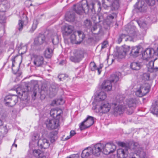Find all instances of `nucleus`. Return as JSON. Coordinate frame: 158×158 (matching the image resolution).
I'll list each match as a JSON object with an SVG mask.
<instances>
[{"mask_svg": "<svg viewBox=\"0 0 158 158\" xmlns=\"http://www.w3.org/2000/svg\"><path fill=\"white\" fill-rule=\"evenodd\" d=\"M101 88L105 91H110L112 89V85L111 81L109 80L104 81L101 85Z\"/></svg>", "mask_w": 158, "mask_h": 158, "instance_id": "19", "label": "nucleus"}, {"mask_svg": "<svg viewBox=\"0 0 158 158\" xmlns=\"http://www.w3.org/2000/svg\"><path fill=\"white\" fill-rule=\"evenodd\" d=\"M76 133L75 131L72 130L71 131L70 133V135L71 136V137L73 136Z\"/></svg>", "mask_w": 158, "mask_h": 158, "instance_id": "61", "label": "nucleus"}, {"mask_svg": "<svg viewBox=\"0 0 158 158\" xmlns=\"http://www.w3.org/2000/svg\"><path fill=\"white\" fill-rule=\"evenodd\" d=\"M16 91L20 98L23 100L27 98V92L25 90L22 89L21 87H18L16 88Z\"/></svg>", "mask_w": 158, "mask_h": 158, "instance_id": "17", "label": "nucleus"}, {"mask_svg": "<svg viewBox=\"0 0 158 158\" xmlns=\"http://www.w3.org/2000/svg\"><path fill=\"white\" fill-rule=\"evenodd\" d=\"M27 47L26 46H23L21 48H19V53H20L21 55H23V54L25 53L27 50Z\"/></svg>", "mask_w": 158, "mask_h": 158, "instance_id": "46", "label": "nucleus"}, {"mask_svg": "<svg viewBox=\"0 0 158 158\" xmlns=\"http://www.w3.org/2000/svg\"><path fill=\"white\" fill-rule=\"evenodd\" d=\"M121 73L120 72L116 73L115 74H112L110 77V81L112 83L113 82H116L119 80V76H120Z\"/></svg>", "mask_w": 158, "mask_h": 158, "instance_id": "29", "label": "nucleus"}, {"mask_svg": "<svg viewBox=\"0 0 158 158\" xmlns=\"http://www.w3.org/2000/svg\"><path fill=\"white\" fill-rule=\"evenodd\" d=\"M118 144L122 148H120L117 150V156L120 158H125L128 156V149L129 146H126V144L123 142H119Z\"/></svg>", "mask_w": 158, "mask_h": 158, "instance_id": "6", "label": "nucleus"}, {"mask_svg": "<svg viewBox=\"0 0 158 158\" xmlns=\"http://www.w3.org/2000/svg\"><path fill=\"white\" fill-rule=\"evenodd\" d=\"M45 39V37L44 35H41L35 39L34 43L36 45L41 44L44 42Z\"/></svg>", "mask_w": 158, "mask_h": 158, "instance_id": "28", "label": "nucleus"}, {"mask_svg": "<svg viewBox=\"0 0 158 158\" xmlns=\"http://www.w3.org/2000/svg\"><path fill=\"white\" fill-rule=\"evenodd\" d=\"M107 2H106V4H107L109 6H110L111 4V3L110 2L111 0H106ZM106 4V3H105Z\"/></svg>", "mask_w": 158, "mask_h": 158, "instance_id": "64", "label": "nucleus"}, {"mask_svg": "<svg viewBox=\"0 0 158 158\" xmlns=\"http://www.w3.org/2000/svg\"><path fill=\"white\" fill-rule=\"evenodd\" d=\"M37 143L39 148L42 149L48 148L50 145L49 141L46 139H39Z\"/></svg>", "mask_w": 158, "mask_h": 158, "instance_id": "14", "label": "nucleus"}, {"mask_svg": "<svg viewBox=\"0 0 158 158\" xmlns=\"http://www.w3.org/2000/svg\"><path fill=\"white\" fill-rule=\"evenodd\" d=\"M135 95L138 97H142L143 96L140 88L137 90L135 92Z\"/></svg>", "mask_w": 158, "mask_h": 158, "instance_id": "51", "label": "nucleus"}, {"mask_svg": "<svg viewBox=\"0 0 158 158\" xmlns=\"http://www.w3.org/2000/svg\"><path fill=\"white\" fill-rule=\"evenodd\" d=\"M34 64L37 67L41 66L44 63V58L43 56L40 55L34 56Z\"/></svg>", "mask_w": 158, "mask_h": 158, "instance_id": "22", "label": "nucleus"}, {"mask_svg": "<svg viewBox=\"0 0 158 158\" xmlns=\"http://www.w3.org/2000/svg\"><path fill=\"white\" fill-rule=\"evenodd\" d=\"M119 97L117 96L116 97V99L117 100V102H118L119 103H122L123 102V98L121 97H120V98L119 100H118Z\"/></svg>", "mask_w": 158, "mask_h": 158, "instance_id": "57", "label": "nucleus"}, {"mask_svg": "<svg viewBox=\"0 0 158 158\" xmlns=\"http://www.w3.org/2000/svg\"><path fill=\"white\" fill-rule=\"evenodd\" d=\"M36 96V92L35 91H34L33 92V94L32 95V98L34 100L35 99V97Z\"/></svg>", "mask_w": 158, "mask_h": 158, "instance_id": "62", "label": "nucleus"}, {"mask_svg": "<svg viewBox=\"0 0 158 158\" xmlns=\"http://www.w3.org/2000/svg\"><path fill=\"white\" fill-rule=\"evenodd\" d=\"M63 99L62 98H60L58 99L57 100V101L56 102L57 104L58 103L60 105L61 104H62L64 103V102H63Z\"/></svg>", "mask_w": 158, "mask_h": 158, "instance_id": "58", "label": "nucleus"}, {"mask_svg": "<svg viewBox=\"0 0 158 158\" xmlns=\"http://www.w3.org/2000/svg\"><path fill=\"white\" fill-rule=\"evenodd\" d=\"M10 7L9 2L7 0H3L0 3V11L5 12L9 9Z\"/></svg>", "mask_w": 158, "mask_h": 158, "instance_id": "16", "label": "nucleus"}, {"mask_svg": "<svg viewBox=\"0 0 158 158\" xmlns=\"http://www.w3.org/2000/svg\"><path fill=\"white\" fill-rule=\"evenodd\" d=\"M107 44V41H104L102 44L101 47V49H103L106 47V45Z\"/></svg>", "mask_w": 158, "mask_h": 158, "instance_id": "59", "label": "nucleus"}, {"mask_svg": "<svg viewBox=\"0 0 158 158\" xmlns=\"http://www.w3.org/2000/svg\"><path fill=\"white\" fill-rule=\"evenodd\" d=\"M62 112V111L60 109L56 110L53 109L51 110L50 114L54 118L59 119L61 116L60 114Z\"/></svg>", "mask_w": 158, "mask_h": 158, "instance_id": "23", "label": "nucleus"}, {"mask_svg": "<svg viewBox=\"0 0 158 158\" xmlns=\"http://www.w3.org/2000/svg\"><path fill=\"white\" fill-rule=\"evenodd\" d=\"M124 108L122 105H118L117 106L114 108V113L120 115L123 113Z\"/></svg>", "mask_w": 158, "mask_h": 158, "instance_id": "32", "label": "nucleus"}, {"mask_svg": "<svg viewBox=\"0 0 158 158\" xmlns=\"http://www.w3.org/2000/svg\"><path fill=\"white\" fill-rule=\"evenodd\" d=\"M96 17V15H95L94 16H93L92 17V19L93 20L94 23H98L99 22H96V20H96V21L97 20V18Z\"/></svg>", "mask_w": 158, "mask_h": 158, "instance_id": "60", "label": "nucleus"}, {"mask_svg": "<svg viewBox=\"0 0 158 158\" xmlns=\"http://www.w3.org/2000/svg\"><path fill=\"white\" fill-rule=\"evenodd\" d=\"M129 29L127 30L129 36L133 39L137 40L142 39L143 37V35H141L136 31V28L135 26H130L129 27Z\"/></svg>", "mask_w": 158, "mask_h": 158, "instance_id": "8", "label": "nucleus"}, {"mask_svg": "<svg viewBox=\"0 0 158 158\" xmlns=\"http://www.w3.org/2000/svg\"><path fill=\"white\" fill-rule=\"evenodd\" d=\"M94 105L93 109L98 112L106 113L109 111L110 108V106L108 103L103 101H96Z\"/></svg>", "mask_w": 158, "mask_h": 158, "instance_id": "2", "label": "nucleus"}, {"mask_svg": "<svg viewBox=\"0 0 158 158\" xmlns=\"http://www.w3.org/2000/svg\"><path fill=\"white\" fill-rule=\"evenodd\" d=\"M84 26L90 32L95 35L99 34L102 30L101 27L98 25L95 24L92 26L91 21L88 19H86L84 22Z\"/></svg>", "mask_w": 158, "mask_h": 158, "instance_id": "4", "label": "nucleus"}, {"mask_svg": "<svg viewBox=\"0 0 158 158\" xmlns=\"http://www.w3.org/2000/svg\"><path fill=\"white\" fill-rule=\"evenodd\" d=\"M7 130L5 127H3L0 130V144L2 143V139L5 136L7 133Z\"/></svg>", "mask_w": 158, "mask_h": 158, "instance_id": "40", "label": "nucleus"}, {"mask_svg": "<svg viewBox=\"0 0 158 158\" xmlns=\"http://www.w3.org/2000/svg\"><path fill=\"white\" fill-rule=\"evenodd\" d=\"M18 101V96L15 95H13L12 99L10 101H8L5 102L6 105L12 107L15 105Z\"/></svg>", "mask_w": 158, "mask_h": 158, "instance_id": "26", "label": "nucleus"}, {"mask_svg": "<svg viewBox=\"0 0 158 158\" xmlns=\"http://www.w3.org/2000/svg\"><path fill=\"white\" fill-rule=\"evenodd\" d=\"M73 56L70 57V60L72 61L75 63L79 62L83 57V52L80 50H75L73 52Z\"/></svg>", "mask_w": 158, "mask_h": 158, "instance_id": "7", "label": "nucleus"}, {"mask_svg": "<svg viewBox=\"0 0 158 158\" xmlns=\"http://www.w3.org/2000/svg\"><path fill=\"white\" fill-rule=\"evenodd\" d=\"M92 148L87 147L84 149L82 152L81 154V157L82 158H88L90 156L93 154L92 151Z\"/></svg>", "mask_w": 158, "mask_h": 158, "instance_id": "24", "label": "nucleus"}, {"mask_svg": "<svg viewBox=\"0 0 158 158\" xmlns=\"http://www.w3.org/2000/svg\"><path fill=\"white\" fill-rule=\"evenodd\" d=\"M140 88L142 91L143 96L145 95L149 91L150 87L149 86L143 87H140Z\"/></svg>", "mask_w": 158, "mask_h": 158, "instance_id": "43", "label": "nucleus"}, {"mask_svg": "<svg viewBox=\"0 0 158 158\" xmlns=\"http://www.w3.org/2000/svg\"><path fill=\"white\" fill-rule=\"evenodd\" d=\"M158 71V67H155L153 68L152 69V71L153 72H156Z\"/></svg>", "mask_w": 158, "mask_h": 158, "instance_id": "63", "label": "nucleus"}, {"mask_svg": "<svg viewBox=\"0 0 158 158\" xmlns=\"http://www.w3.org/2000/svg\"><path fill=\"white\" fill-rule=\"evenodd\" d=\"M127 36V35L125 34H122L120 35L118 38V44H120L122 41V40L124 38H125Z\"/></svg>", "mask_w": 158, "mask_h": 158, "instance_id": "47", "label": "nucleus"}, {"mask_svg": "<svg viewBox=\"0 0 158 158\" xmlns=\"http://www.w3.org/2000/svg\"><path fill=\"white\" fill-rule=\"evenodd\" d=\"M74 10L78 14H82L84 12L87 13L89 10V6L86 0H82L79 3L74 5Z\"/></svg>", "mask_w": 158, "mask_h": 158, "instance_id": "3", "label": "nucleus"}, {"mask_svg": "<svg viewBox=\"0 0 158 158\" xmlns=\"http://www.w3.org/2000/svg\"><path fill=\"white\" fill-rule=\"evenodd\" d=\"M74 27L71 25L64 26L62 29V33L64 36L70 35L73 31Z\"/></svg>", "mask_w": 158, "mask_h": 158, "instance_id": "20", "label": "nucleus"}, {"mask_svg": "<svg viewBox=\"0 0 158 158\" xmlns=\"http://www.w3.org/2000/svg\"><path fill=\"white\" fill-rule=\"evenodd\" d=\"M113 0V2L110 6H109L107 4H105V2H103V0H102V5L103 7L105 9H106L108 8H110L112 10H118L119 6V0Z\"/></svg>", "mask_w": 158, "mask_h": 158, "instance_id": "13", "label": "nucleus"}, {"mask_svg": "<svg viewBox=\"0 0 158 158\" xmlns=\"http://www.w3.org/2000/svg\"><path fill=\"white\" fill-rule=\"evenodd\" d=\"M33 154L32 158H46V157L43 155V154L40 150H33Z\"/></svg>", "mask_w": 158, "mask_h": 158, "instance_id": "27", "label": "nucleus"}, {"mask_svg": "<svg viewBox=\"0 0 158 158\" xmlns=\"http://www.w3.org/2000/svg\"><path fill=\"white\" fill-rule=\"evenodd\" d=\"M52 50L49 48H48L44 52V55L45 57L50 58L52 55Z\"/></svg>", "mask_w": 158, "mask_h": 158, "instance_id": "38", "label": "nucleus"}, {"mask_svg": "<svg viewBox=\"0 0 158 158\" xmlns=\"http://www.w3.org/2000/svg\"><path fill=\"white\" fill-rule=\"evenodd\" d=\"M94 117L88 116L87 118L81 123L80 127L81 130L89 128L94 123Z\"/></svg>", "mask_w": 158, "mask_h": 158, "instance_id": "9", "label": "nucleus"}, {"mask_svg": "<svg viewBox=\"0 0 158 158\" xmlns=\"http://www.w3.org/2000/svg\"><path fill=\"white\" fill-rule=\"evenodd\" d=\"M132 150L134 154L131 158H147L145 153L137 142L134 143Z\"/></svg>", "mask_w": 158, "mask_h": 158, "instance_id": "5", "label": "nucleus"}, {"mask_svg": "<svg viewBox=\"0 0 158 158\" xmlns=\"http://www.w3.org/2000/svg\"><path fill=\"white\" fill-rule=\"evenodd\" d=\"M146 4L145 3L144 1L141 0L136 3L134 5V7L135 8H137L139 10L141 11L142 8L143 9H145L146 8Z\"/></svg>", "mask_w": 158, "mask_h": 158, "instance_id": "25", "label": "nucleus"}, {"mask_svg": "<svg viewBox=\"0 0 158 158\" xmlns=\"http://www.w3.org/2000/svg\"><path fill=\"white\" fill-rule=\"evenodd\" d=\"M6 17L4 15L0 14V23H3L5 22Z\"/></svg>", "mask_w": 158, "mask_h": 158, "instance_id": "54", "label": "nucleus"}, {"mask_svg": "<svg viewBox=\"0 0 158 158\" xmlns=\"http://www.w3.org/2000/svg\"><path fill=\"white\" fill-rule=\"evenodd\" d=\"M58 132L57 131H52L49 134V137L50 139V141L53 143L57 139Z\"/></svg>", "mask_w": 158, "mask_h": 158, "instance_id": "33", "label": "nucleus"}, {"mask_svg": "<svg viewBox=\"0 0 158 158\" xmlns=\"http://www.w3.org/2000/svg\"><path fill=\"white\" fill-rule=\"evenodd\" d=\"M75 18V14L73 12H68L65 15V19L68 22H73Z\"/></svg>", "mask_w": 158, "mask_h": 158, "instance_id": "31", "label": "nucleus"}, {"mask_svg": "<svg viewBox=\"0 0 158 158\" xmlns=\"http://www.w3.org/2000/svg\"><path fill=\"white\" fill-rule=\"evenodd\" d=\"M59 119L53 118L46 123L47 127L48 129H56L59 126Z\"/></svg>", "mask_w": 158, "mask_h": 158, "instance_id": "12", "label": "nucleus"}, {"mask_svg": "<svg viewBox=\"0 0 158 158\" xmlns=\"http://www.w3.org/2000/svg\"><path fill=\"white\" fill-rule=\"evenodd\" d=\"M89 68L92 71L96 70V66L95 63L94 62H91L89 64Z\"/></svg>", "mask_w": 158, "mask_h": 158, "instance_id": "45", "label": "nucleus"}, {"mask_svg": "<svg viewBox=\"0 0 158 158\" xmlns=\"http://www.w3.org/2000/svg\"><path fill=\"white\" fill-rule=\"evenodd\" d=\"M146 4L149 6H153L155 3V0H145Z\"/></svg>", "mask_w": 158, "mask_h": 158, "instance_id": "49", "label": "nucleus"}, {"mask_svg": "<svg viewBox=\"0 0 158 158\" xmlns=\"http://www.w3.org/2000/svg\"><path fill=\"white\" fill-rule=\"evenodd\" d=\"M154 61H149L148 64H147V67L149 69H152L154 67Z\"/></svg>", "mask_w": 158, "mask_h": 158, "instance_id": "52", "label": "nucleus"}, {"mask_svg": "<svg viewBox=\"0 0 158 158\" xmlns=\"http://www.w3.org/2000/svg\"><path fill=\"white\" fill-rule=\"evenodd\" d=\"M79 156L78 154H73L71 155L69 157H67L66 158H79Z\"/></svg>", "mask_w": 158, "mask_h": 158, "instance_id": "56", "label": "nucleus"}, {"mask_svg": "<svg viewBox=\"0 0 158 158\" xmlns=\"http://www.w3.org/2000/svg\"><path fill=\"white\" fill-rule=\"evenodd\" d=\"M76 32L73 33L71 35L70 40L71 43L73 44H78V38L76 37Z\"/></svg>", "mask_w": 158, "mask_h": 158, "instance_id": "35", "label": "nucleus"}, {"mask_svg": "<svg viewBox=\"0 0 158 158\" xmlns=\"http://www.w3.org/2000/svg\"><path fill=\"white\" fill-rule=\"evenodd\" d=\"M107 13V12L106 13ZM107 13H105L104 14H99L96 15V18H97V20L96 22H100L102 21H104V24H106L109 26L112 25L114 22L116 20V19L117 17V14L115 13H112L109 14L108 15L106 16V19H104V17L106 16Z\"/></svg>", "mask_w": 158, "mask_h": 158, "instance_id": "1", "label": "nucleus"}, {"mask_svg": "<svg viewBox=\"0 0 158 158\" xmlns=\"http://www.w3.org/2000/svg\"><path fill=\"white\" fill-rule=\"evenodd\" d=\"M39 138V136L37 134H34L32 137V140L35 142L36 141H38Z\"/></svg>", "mask_w": 158, "mask_h": 158, "instance_id": "53", "label": "nucleus"}, {"mask_svg": "<svg viewBox=\"0 0 158 158\" xmlns=\"http://www.w3.org/2000/svg\"><path fill=\"white\" fill-rule=\"evenodd\" d=\"M116 149V146L112 143H107L104 144L103 148V152L105 155L113 153Z\"/></svg>", "mask_w": 158, "mask_h": 158, "instance_id": "10", "label": "nucleus"}, {"mask_svg": "<svg viewBox=\"0 0 158 158\" xmlns=\"http://www.w3.org/2000/svg\"><path fill=\"white\" fill-rule=\"evenodd\" d=\"M58 78L59 79L60 81H63L64 80L67 79L69 78L68 76L64 74H59L58 76Z\"/></svg>", "mask_w": 158, "mask_h": 158, "instance_id": "44", "label": "nucleus"}, {"mask_svg": "<svg viewBox=\"0 0 158 158\" xmlns=\"http://www.w3.org/2000/svg\"><path fill=\"white\" fill-rule=\"evenodd\" d=\"M12 95H7L4 98V101L6 102H7L8 101H10V100L12 99Z\"/></svg>", "mask_w": 158, "mask_h": 158, "instance_id": "55", "label": "nucleus"}, {"mask_svg": "<svg viewBox=\"0 0 158 158\" xmlns=\"http://www.w3.org/2000/svg\"><path fill=\"white\" fill-rule=\"evenodd\" d=\"M127 105L129 107L134 106L136 103V100L135 99L131 98L127 99L126 100Z\"/></svg>", "mask_w": 158, "mask_h": 158, "instance_id": "41", "label": "nucleus"}, {"mask_svg": "<svg viewBox=\"0 0 158 158\" xmlns=\"http://www.w3.org/2000/svg\"><path fill=\"white\" fill-rule=\"evenodd\" d=\"M129 50L130 47L128 46L120 48L118 52V58L119 59L125 58L126 53L129 51Z\"/></svg>", "mask_w": 158, "mask_h": 158, "instance_id": "18", "label": "nucleus"}, {"mask_svg": "<svg viewBox=\"0 0 158 158\" xmlns=\"http://www.w3.org/2000/svg\"><path fill=\"white\" fill-rule=\"evenodd\" d=\"M38 23V22L37 19H35L34 20L32 27L30 31L32 33L37 28Z\"/></svg>", "mask_w": 158, "mask_h": 158, "instance_id": "42", "label": "nucleus"}, {"mask_svg": "<svg viewBox=\"0 0 158 158\" xmlns=\"http://www.w3.org/2000/svg\"><path fill=\"white\" fill-rule=\"evenodd\" d=\"M130 67L133 70H138L141 68V63L138 61L133 62L131 64Z\"/></svg>", "mask_w": 158, "mask_h": 158, "instance_id": "30", "label": "nucleus"}, {"mask_svg": "<svg viewBox=\"0 0 158 158\" xmlns=\"http://www.w3.org/2000/svg\"><path fill=\"white\" fill-rule=\"evenodd\" d=\"M104 144L101 143H97L95 145L93 148H92V151L93 154L95 156H98L103 150Z\"/></svg>", "mask_w": 158, "mask_h": 158, "instance_id": "11", "label": "nucleus"}, {"mask_svg": "<svg viewBox=\"0 0 158 158\" xmlns=\"http://www.w3.org/2000/svg\"><path fill=\"white\" fill-rule=\"evenodd\" d=\"M138 23L139 26L140 27V28L144 29L145 30L147 28V24L144 22L139 23L138 22Z\"/></svg>", "mask_w": 158, "mask_h": 158, "instance_id": "48", "label": "nucleus"}, {"mask_svg": "<svg viewBox=\"0 0 158 158\" xmlns=\"http://www.w3.org/2000/svg\"><path fill=\"white\" fill-rule=\"evenodd\" d=\"M141 48L140 46L133 47L130 53V56L133 57H136L139 54Z\"/></svg>", "mask_w": 158, "mask_h": 158, "instance_id": "21", "label": "nucleus"}, {"mask_svg": "<svg viewBox=\"0 0 158 158\" xmlns=\"http://www.w3.org/2000/svg\"><path fill=\"white\" fill-rule=\"evenodd\" d=\"M76 32L78 36V44H80L85 38V35L82 31H77Z\"/></svg>", "mask_w": 158, "mask_h": 158, "instance_id": "36", "label": "nucleus"}, {"mask_svg": "<svg viewBox=\"0 0 158 158\" xmlns=\"http://www.w3.org/2000/svg\"><path fill=\"white\" fill-rule=\"evenodd\" d=\"M154 49L152 48H147L142 53V57L144 60H147L154 55Z\"/></svg>", "mask_w": 158, "mask_h": 158, "instance_id": "15", "label": "nucleus"}, {"mask_svg": "<svg viewBox=\"0 0 158 158\" xmlns=\"http://www.w3.org/2000/svg\"><path fill=\"white\" fill-rule=\"evenodd\" d=\"M106 97V94L104 92L102 91L100 92L96 98V99L98 101H104Z\"/></svg>", "mask_w": 158, "mask_h": 158, "instance_id": "34", "label": "nucleus"}, {"mask_svg": "<svg viewBox=\"0 0 158 158\" xmlns=\"http://www.w3.org/2000/svg\"><path fill=\"white\" fill-rule=\"evenodd\" d=\"M23 22L21 20H19L18 23V30L19 31H22L23 27Z\"/></svg>", "mask_w": 158, "mask_h": 158, "instance_id": "50", "label": "nucleus"}, {"mask_svg": "<svg viewBox=\"0 0 158 158\" xmlns=\"http://www.w3.org/2000/svg\"><path fill=\"white\" fill-rule=\"evenodd\" d=\"M152 112L154 114H158V102H156L151 108Z\"/></svg>", "mask_w": 158, "mask_h": 158, "instance_id": "37", "label": "nucleus"}, {"mask_svg": "<svg viewBox=\"0 0 158 158\" xmlns=\"http://www.w3.org/2000/svg\"><path fill=\"white\" fill-rule=\"evenodd\" d=\"M59 37L56 34L53 35L51 37L53 44L56 45L59 42Z\"/></svg>", "mask_w": 158, "mask_h": 158, "instance_id": "39", "label": "nucleus"}]
</instances>
